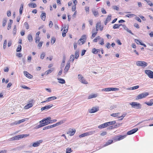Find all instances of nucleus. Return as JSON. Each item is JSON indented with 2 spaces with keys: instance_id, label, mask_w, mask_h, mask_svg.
I'll return each mask as SVG.
<instances>
[{
  "instance_id": "obj_40",
  "label": "nucleus",
  "mask_w": 153,
  "mask_h": 153,
  "mask_svg": "<svg viewBox=\"0 0 153 153\" xmlns=\"http://www.w3.org/2000/svg\"><path fill=\"white\" fill-rule=\"evenodd\" d=\"M120 113H113L111 115V116L114 117H118L119 115L120 114Z\"/></svg>"
},
{
  "instance_id": "obj_32",
  "label": "nucleus",
  "mask_w": 153,
  "mask_h": 153,
  "mask_svg": "<svg viewBox=\"0 0 153 153\" xmlns=\"http://www.w3.org/2000/svg\"><path fill=\"white\" fill-rule=\"evenodd\" d=\"M113 142V140H108L106 143L104 145V146H105L108 145H109L111 144Z\"/></svg>"
},
{
  "instance_id": "obj_18",
  "label": "nucleus",
  "mask_w": 153,
  "mask_h": 153,
  "mask_svg": "<svg viewBox=\"0 0 153 153\" xmlns=\"http://www.w3.org/2000/svg\"><path fill=\"white\" fill-rule=\"evenodd\" d=\"M24 75L27 77L29 79H31L32 76L29 74L28 72L26 71H24Z\"/></svg>"
},
{
  "instance_id": "obj_1",
  "label": "nucleus",
  "mask_w": 153,
  "mask_h": 153,
  "mask_svg": "<svg viewBox=\"0 0 153 153\" xmlns=\"http://www.w3.org/2000/svg\"><path fill=\"white\" fill-rule=\"evenodd\" d=\"M29 135V134H22L18 135L10 138V140H18L22 138L28 136Z\"/></svg>"
},
{
  "instance_id": "obj_16",
  "label": "nucleus",
  "mask_w": 153,
  "mask_h": 153,
  "mask_svg": "<svg viewBox=\"0 0 153 153\" xmlns=\"http://www.w3.org/2000/svg\"><path fill=\"white\" fill-rule=\"evenodd\" d=\"M122 27L123 28V29L125 30H126L127 32H128V33H130L132 35H134V34L132 33L131 30H129L128 29V28L124 25H122Z\"/></svg>"
},
{
  "instance_id": "obj_7",
  "label": "nucleus",
  "mask_w": 153,
  "mask_h": 153,
  "mask_svg": "<svg viewBox=\"0 0 153 153\" xmlns=\"http://www.w3.org/2000/svg\"><path fill=\"white\" fill-rule=\"evenodd\" d=\"M78 77L79 80L82 83L87 84L88 83L85 80L84 78L82 76L81 74H79L78 75Z\"/></svg>"
},
{
  "instance_id": "obj_56",
  "label": "nucleus",
  "mask_w": 153,
  "mask_h": 153,
  "mask_svg": "<svg viewBox=\"0 0 153 153\" xmlns=\"http://www.w3.org/2000/svg\"><path fill=\"white\" fill-rule=\"evenodd\" d=\"M98 30H97V29H96L95 28H93L92 29V33H97V31H98Z\"/></svg>"
},
{
  "instance_id": "obj_59",
  "label": "nucleus",
  "mask_w": 153,
  "mask_h": 153,
  "mask_svg": "<svg viewBox=\"0 0 153 153\" xmlns=\"http://www.w3.org/2000/svg\"><path fill=\"white\" fill-rule=\"evenodd\" d=\"M134 41L137 44H140L141 43V42L138 39H135Z\"/></svg>"
},
{
  "instance_id": "obj_44",
  "label": "nucleus",
  "mask_w": 153,
  "mask_h": 153,
  "mask_svg": "<svg viewBox=\"0 0 153 153\" xmlns=\"http://www.w3.org/2000/svg\"><path fill=\"white\" fill-rule=\"evenodd\" d=\"M66 30H67V29H65V30H64L63 31V32L62 33V36L63 37L65 36L66 35V34L68 31H67Z\"/></svg>"
},
{
  "instance_id": "obj_30",
  "label": "nucleus",
  "mask_w": 153,
  "mask_h": 153,
  "mask_svg": "<svg viewBox=\"0 0 153 153\" xmlns=\"http://www.w3.org/2000/svg\"><path fill=\"white\" fill-rule=\"evenodd\" d=\"M116 121H112L109 122H107V126H108L110 125H112L116 123Z\"/></svg>"
},
{
  "instance_id": "obj_58",
  "label": "nucleus",
  "mask_w": 153,
  "mask_h": 153,
  "mask_svg": "<svg viewBox=\"0 0 153 153\" xmlns=\"http://www.w3.org/2000/svg\"><path fill=\"white\" fill-rule=\"evenodd\" d=\"M64 122H65V121H64V120H61V121H60L58 123H57V125H58V126H59V125H61Z\"/></svg>"
},
{
  "instance_id": "obj_45",
  "label": "nucleus",
  "mask_w": 153,
  "mask_h": 153,
  "mask_svg": "<svg viewBox=\"0 0 153 153\" xmlns=\"http://www.w3.org/2000/svg\"><path fill=\"white\" fill-rule=\"evenodd\" d=\"M24 25L25 26L26 29H28L29 28V26L27 22H25L24 24Z\"/></svg>"
},
{
  "instance_id": "obj_20",
  "label": "nucleus",
  "mask_w": 153,
  "mask_h": 153,
  "mask_svg": "<svg viewBox=\"0 0 153 153\" xmlns=\"http://www.w3.org/2000/svg\"><path fill=\"white\" fill-rule=\"evenodd\" d=\"M56 99V97L55 96L47 98V101H48V102L51 101L55 100Z\"/></svg>"
},
{
  "instance_id": "obj_60",
  "label": "nucleus",
  "mask_w": 153,
  "mask_h": 153,
  "mask_svg": "<svg viewBox=\"0 0 153 153\" xmlns=\"http://www.w3.org/2000/svg\"><path fill=\"white\" fill-rule=\"evenodd\" d=\"M51 127L50 126H48L43 128V130H45L46 129H49L51 128Z\"/></svg>"
},
{
  "instance_id": "obj_46",
  "label": "nucleus",
  "mask_w": 153,
  "mask_h": 153,
  "mask_svg": "<svg viewBox=\"0 0 153 153\" xmlns=\"http://www.w3.org/2000/svg\"><path fill=\"white\" fill-rule=\"evenodd\" d=\"M7 44V40H5L4 41V44H3V48L4 49H5L6 47Z\"/></svg>"
},
{
  "instance_id": "obj_47",
  "label": "nucleus",
  "mask_w": 153,
  "mask_h": 153,
  "mask_svg": "<svg viewBox=\"0 0 153 153\" xmlns=\"http://www.w3.org/2000/svg\"><path fill=\"white\" fill-rule=\"evenodd\" d=\"M56 40V38L54 37H53L51 38V44H53L55 42Z\"/></svg>"
},
{
  "instance_id": "obj_57",
  "label": "nucleus",
  "mask_w": 153,
  "mask_h": 153,
  "mask_svg": "<svg viewBox=\"0 0 153 153\" xmlns=\"http://www.w3.org/2000/svg\"><path fill=\"white\" fill-rule=\"evenodd\" d=\"M42 42H40L39 43L38 45V47H39V49L40 48H41L42 46Z\"/></svg>"
},
{
  "instance_id": "obj_23",
  "label": "nucleus",
  "mask_w": 153,
  "mask_h": 153,
  "mask_svg": "<svg viewBox=\"0 0 153 153\" xmlns=\"http://www.w3.org/2000/svg\"><path fill=\"white\" fill-rule=\"evenodd\" d=\"M28 5L31 8H35L36 7V4L34 3H31L28 4Z\"/></svg>"
},
{
  "instance_id": "obj_12",
  "label": "nucleus",
  "mask_w": 153,
  "mask_h": 153,
  "mask_svg": "<svg viewBox=\"0 0 153 153\" xmlns=\"http://www.w3.org/2000/svg\"><path fill=\"white\" fill-rule=\"evenodd\" d=\"M53 106V105L52 104H51L49 105L45 106L44 107H42L41 108V111H43L45 110H48L51 108Z\"/></svg>"
},
{
  "instance_id": "obj_49",
  "label": "nucleus",
  "mask_w": 153,
  "mask_h": 153,
  "mask_svg": "<svg viewBox=\"0 0 153 153\" xmlns=\"http://www.w3.org/2000/svg\"><path fill=\"white\" fill-rule=\"evenodd\" d=\"M40 124L38 125V126H35V127H34V128L35 129H38L40 128H41L42 126H43L42 125V123H40Z\"/></svg>"
},
{
  "instance_id": "obj_24",
  "label": "nucleus",
  "mask_w": 153,
  "mask_h": 153,
  "mask_svg": "<svg viewBox=\"0 0 153 153\" xmlns=\"http://www.w3.org/2000/svg\"><path fill=\"white\" fill-rule=\"evenodd\" d=\"M100 51L99 49H96L95 48H94L92 50V52L94 54H96L98 52H100Z\"/></svg>"
},
{
  "instance_id": "obj_38",
  "label": "nucleus",
  "mask_w": 153,
  "mask_h": 153,
  "mask_svg": "<svg viewBox=\"0 0 153 153\" xmlns=\"http://www.w3.org/2000/svg\"><path fill=\"white\" fill-rule=\"evenodd\" d=\"M101 26V23L100 22H98L96 24V29L98 30Z\"/></svg>"
},
{
  "instance_id": "obj_10",
  "label": "nucleus",
  "mask_w": 153,
  "mask_h": 153,
  "mask_svg": "<svg viewBox=\"0 0 153 153\" xmlns=\"http://www.w3.org/2000/svg\"><path fill=\"white\" fill-rule=\"evenodd\" d=\"M70 62H68L64 70V73L65 74H66L68 72V71L70 68Z\"/></svg>"
},
{
  "instance_id": "obj_50",
  "label": "nucleus",
  "mask_w": 153,
  "mask_h": 153,
  "mask_svg": "<svg viewBox=\"0 0 153 153\" xmlns=\"http://www.w3.org/2000/svg\"><path fill=\"white\" fill-rule=\"evenodd\" d=\"M45 53L44 52L42 53L41 55L40 58L42 59L45 57Z\"/></svg>"
},
{
  "instance_id": "obj_29",
  "label": "nucleus",
  "mask_w": 153,
  "mask_h": 153,
  "mask_svg": "<svg viewBox=\"0 0 153 153\" xmlns=\"http://www.w3.org/2000/svg\"><path fill=\"white\" fill-rule=\"evenodd\" d=\"M7 18H4L3 19V24H2V26L3 27H4L5 25H6L7 22Z\"/></svg>"
},
{
  "instance_id": "obj_14",
  "label": "nucleus",
  "mask_w": 153,
  "mask_h": 153,
  "mask_svg": "<svg viewBox=\"0 0 153 153\" xmlns=\"http://www.w3.org/2000/svg\"><path fill=\"white\" fill-rule=\"evenodd\" d=\"M91 11L95 17H97L99 16V14L98 11L94 9H92Z\"/></svg>"
},
{
  "instance_id": "obj_41",
  "label": "nucleus",
  "mask_w": 153,
  "mask_h": 153,
  "mask_svg": "<svg viewBox=\"0 0 153 153\" xmlns=\"http://www.w3.org/2000/svg\"><path fill=\"white\" fill-rule=\"evenodd\" d=\"M72 152V150H71V148H68L66 149V153H70Z\"/></svg>"
},
{
  "instance_id": "obj_39",
  "label": "nucleus",
  "mask_w": 153,
  "mask_h": 153,
  "mask_svg": "<svg viewBox=\"0 0 153 153\" xmlns=\"http://www.w3.org/2000/svg\"><path fill=\"white\" fill-rule=\"evenodd\" d=\"M88 135V134L87 132L82 134L79 135L80 137H82Z\"/></svg>"
},
{
  "instance_id": "obj_64",
  "label": "nucleus",
  "mask_w": 153,
  "mask_h": 153,
  "mask_svg": "<svg viewBox=\"0 0 153 153\" xmlns=\"http://www.w3.org/2000/svg\"><path fill=\"white\" fill-rule=\"evenodd\" d=\"M148 4L150 6H153V4H152V3L151 2V1H150L149 0V1L147 2Z\"/></svg>"
},
{
  "instance_id": "obj_27",
  "label": "nucleus",
  "mask_w": 153,
  "mask_h": 153,
  "mask_svg": "<svg viewBox=\"0 0 153 153\" xmlns=\"http://www.w3.org/2000/svg\"><path fill=\"white\" fill-rule=\"evenodd\" d=\"M57 79L59 80V81H58V82L59 83L61 84H64L65 83V80L62 79L58 78Z\"/></svg>"
},
{
  "instance_id": "obj_33",
  "label": "nucleus",
  "mask_w": 153,
  "mask_h": 153,
  "mask_svg": "<svg viewBox=\"0 0 153 153\" xmlns=\"http://www.w3.org/2000/svg\"><path fill=\"white\" fill-rule=\"evenodd\" d=\"M23 9V5L21 4V7L19 9V14L20 15H21L22 13V11Z\"/></svg>"
},
{
  "instance_id": "obj_8",
  "label": "nucleus",
  "mask_w": 153,
  "mask_h": 153,
  "mask_svg": "<svg viewBox=\"0 0 153 153\" xmlns=\"http://www.w3.org/2000/svg\"><path fill=\"white\" fill-rule=\"evenodd\" d=\"M145 72L149 78H153V72L150 70H147L145 71Z\"/></svg>"
},
{
  "instance_id": "obj_55",
  "label": "nucleus",
  "mask_w": 153,
  "mask_h": 153,
  "mask_svg": "<svg viewBox=\"0 0 153 153\" xmlns=\"http://www.w3.org/2000/svg\"><path fill=\"white\" fill-rule=\"evenodd\" d=\"M145 103L147 104V105L149 106H152L153 105V102L152 101L151 102H146Z\"/></svg>"
},
{
  "instance_id": "obj_35",
  "label": "nucleus",
  "mask_w": 153,
  "mask_h": 153,
  "mask_svg": "<svg viewBox=\"0 0 153 153\" xmlns=\"http://www.w3.org/2000/svg\"><path fill=\"white\" fill-rule=\"evenodd\" d=\"M136 15L134 14H128L126 16L129 18H131L132 17L135 16Z\"/></svg>"
},
{
  "instance_id": "obj_52",
  "label": "nucleus",
  "mask_w": 153,
  "mask_h": 153,
  "mask_svg": "<svg viewBox=\"0 0 153 153\" xmlns=\"http://www.w3.org/2000/svg\"><path fill=\"white\" fill-rule=\"evenodd\" d=\"M139 88L138 85H136L135 86L131 87V90H134L138 88Z\"/></svg>"
},
{
  "instance_id": "obj_4",
  "label": "nucleus",
  "mask_w": 153,
  "mask_h": 153,
  "mask_svg": "<svg viewBox=\"0 0 153 153\" xmlns=\"http://www.w3.org/2000/svg\"><path fill=\"white\" fill-rule=\"evenodd\" d=\"M136 64L138 66H141L145 67L147 66L148 64L146 62L143 61H138L136 62Z\"/></svg>"
},
{
  "instance_id": "obj_34",
  "label": "nucleus",
  "mask_w": 153,
  "mask_h": 153,
  "mask_svg": "<svg viewBox=\"0 0 153 153\" xmlns=\"http://www.w3.org/2000/svg\"><path fill=\"white\" fill-rule=\"evenodd\" d=\"M28 39L29 42H31L33 41V37L31 34H29L27 37Z\"/></svg>"
},
{
  "instance_id": "obj_6",
  "label": "nucleus",
  "mask_w": 153,
  "mask_h": 153,
  "mask_svg": "<svg viewBox=\"0 0 153 153\" xmlns=\"http://www.w3.org/2000/svg\"><path fill=\"white\" fill-rule=\"evenodd\" d=\"M43 142V140H40L36 141V142L33 143L32 145L30 146H32L33 147H37L39 146L40 144Z\"/></svg>"
},
{
  "instance_id": "obj_13",
  "label": "nucleus",
  "mask_w": 153,
  "mask_h": 153,
  "mask_svg": "<svg viewBox=\"0 0 153 153\" xmlns=\"http://www.w3.org/2000/svg\"><path fill=\"white\" fill-rule=\"evenodd\" d=\"M138 130V129L137 128H134L132 130L128 131L127 133V134L128 135H131L136 132Z\"/></svg>"
},
{
  "instance_id": "obj_63",
  "label": "nucleus",
  "mask_w": 153,
  "mask_h": 153,
  "mask_svg": "<svg viewBox=\"0 0 153 153\" xmlns=\"http://www.w3.org/2000/svg\"><path fill=\"white\" fill-rule=\"evenodd\" d=\"M113 8L114 10H119V8L117 6H114L113 7Z\"/></svg>"
},
{
  "instance_id": "obj_62",
  "label": "nucleus",
  "mask_w": 153,
  "mask_h": 153,
  "mask_svg": "<svg viewBox=\"0 0 153 153\" xmlns=\"http://www.w3.org/2000/svg\"><path fill=\"white\" fill-rule=\"evenodd\" d=\"M107 134V132L106 131H103L100 134V135L101 136H104L106 135Z\"/></svg>"
},
{
  "instance_id": "obj_17",
  "label": "nucleus",
  "mask_w": 153,
  "mask_h": 153,
  "mask_svg": "<svg viewBox=\"0 0 153 153\" xmlns=\"http://www.w3.org/2000/svg\"><path fill=\"white\" fill-rule=\"evenodd\" d=\"M86 36L85 35H83L82 37V38L79 39L78 42V44H80V41H81L82 40L84 41L85 39H86Z\"/></svg>"
},
{
  "instance_id": "obj_36",
  "label": "nucleus",
  "mask_w": 153,
  "mask_h": 153,
  "mask_svg": "<svg viewBox=\"0 0 153 153\" xmlns=\"http://www.w3.org/2000/svg\"><path fill=\"white\" fill-rule=\"evenodd\" d=\"M75 58L76 59H77L79 56V51H76L75 52Z\"/></svg>"
},
{
  "instance_id": "obj_31",
  "label": "nucleus",
  "mask_w": 153,
  "mask_h": 153,
  "mask_svg": "<svg viewBox=\"0 0 153 153\" xmlns=\"http://www.w3.org/2000/svg\"><path fill=\"white\" fill-rule=\"evenodd\" d=\"M126 135H125L119 136L117 138V139L118 140H120L125 138L126 137Z\"/></svg>"
},
{
  "instance_id": "obj_2",
  "label": "nucleus",
  "mask_w": 153,
  "mask_h": 153,
  "mask_svg": "<svg viewBox=\"0 0 153 153\" xmlns=\"http://www.w3.org/2000/svg\"><path fill=\"white\" fill-rule=\"evenodd\" d=\"M149 95L148 92H144L138 95L136 97V100H139L143 98H145L146 97Z\"/></svg>"
},
{
  "instance_id": "obj_51",
  "label": "nucleus",
  "mask_w": 153,
  "mask_h": 153,
  "mask_svg": "<svg viewBox=\"0 0 153 153\" xmlns=\"http://www.w3.org/2000/svg\"><path fill=\"white\" fill-rule=\"evenodd\" d=\"M113 28L114 29H118L119 28L118 24H115L113 27Z\"/></svg>"
},
{
  "instance_id": "obj_3",
  "label": "nucleus",
  "mask_w": 153,
  "mask_h": 153,
  "mask_svg": "<svg viewBox=\"0 0 153 153\" xmlns=\"http://www.w3.org/2000/svg\"><path fill=\"white\" fill-rule=\"evenodd\" d=\"M130 104L131 105L132 107L137 109H140L141 108V105L137 102H132Z\"/></svg>"
},
{
  "instance_id": "obj_48",
  "label": "nucleus",
  "mask_w": 153,
  "mask_h": 153,
  "mask_svg": "<svg viewBox=\"0 0 153 153\" xmlns=\"http://www.w3.org/2000/svg\"><path fill=\"white\" fill-rule=\"evenodd\" d=\"M111 15H108V16L106 19V21H108V22H109L111 20Z\"/></svg>"
},
{
  "instance_id": "obj_37",
  "label": "nucleus",
  "mask_w": 153,
  "mask_h": 153,
  "mask_svg": "<svg viewBox=\"0 0 153 153\" xmlns=\"http://www.w3.org/2000/svg\"><path fill=\"white\" fill-rule=\"evenodd\" d=\"M22 50V46L20 45H18L16 49V51L17 52H20Z\"/></svg>"
},
{
  "instance_id": "obj_54",
  "label": "nucleus",
  "mask_w": 153,
  "mask_h": 153,
  "mask_svg": "<svg viewBox=\"0 0 153 153\" xmlns=\"http://www.w3.org/2000/svg\"><path fill=\"white\" fill-rule=\"evenodd\" d=\"M126 113H124L123 114V115L119 117V118H121V119H120V120H122L123 119V118L126 116Z\"/></svg>"
},
{
  "instance_id": "obj_11",
  "label": "nucleus",
  "mask_w": 153,
  "mask_h": 153,
  "mask_svg": "<svg viewBox=\"0 0 153 153\" xmlns=\"http://www.w3.org/2000/svg\"><path fill=\"white\" fill-rule=\"evenodd\" d=\"M99 109L98 107H93L92 109L89 110V112L91 113H94L98 111Z\"/></svg>"
},
{
  "instance_id": "obj_43",
  "label": "nucleus",
  "mask_w": 153,
  "mask_h": 153,
  "mask_svg": "<svg viewBox=\"0 0 153 153\" xmlns=\"http://www.w3.org/2000/svg\"><path fill=\"white\" fill-rule=\"evenodd\" d=\"M74 59V55H71L70 56V61L73 62Z\"/></svg>"
},
{
  "instance_id": "obj_19",
  "label": "nucleus",
  "mask_w": 153,
  "mask_h": 153,
  "mask_svg": "<svg viewBox=\"0 0 153 153\" xmlns=\"http://www.w3.org/2000/svg\"><path fill=\"white\" fill-rule=\"evenodd\" d=\"M107 127V125L106 123H104L100 125L98 127L99 128H102Z\"/></svg>"
},
{
  "instance_id": "obj_15",
  "label": "nucleus",
  "mask_w": 153,
  "mask_h": 153,
  "mask_svg": "<svg viewBox=\"0 0 153 153\" xmlns=\"http://www.w3.org/2000/svg\"><path fill=\"white\" fill-rule=\"evenodd\" d=\"M25 121V120H24V119H23L21 120H19L17 122H16L15 123H12L11 124V126H13L15 125H16L17 124H20L24 122Z\"/></svg>"
},
{
  "instance_id": "obj_22",
  "label": "nucleus",
  "mask_w": 153,
  "mask_h": 153,
  "mask_svg": "<svg viewBox=\"0 0 153 153\" xmlns=\"http://www.w3.org/2000/svg\"><path fill=\"white\" fill-rule=\"evenodd\" d=\"M10 21V22H9L8 24V26H7V29L8 30H9L11 28V25L13 23V21L12 20L10 19L9 20Z\"/></svg>"
},
{
  "instance_id": "obj_25",
  "label": "nucleus",
  "mask_w": 153,
  "mask_h": 153,
  "mask_svg": "<svg viewBox=\"0 0 153 153\" xmlns=\"http://www.w3.org/2000/svg\"><path fill=\"white\" fill-rule=\"evenodd\" d=\"M97 96V95L94 94H92L90 95L88 97V99H91L93 98H96Z\"/></svg>"
},
{
  "instance_id": "obj_26",
  "label": "nucleus",
  "mask_w": 153,
  "mask_h": 153,
  "mask_svg": "<svg viewBox=\"0 0 153 153\" xmlns=\"http://www.w3.org/2000/svg\"><path fill=\"white\" fill-rule=\"evenodd\" d=\"M41 17L43 20L45 21L46 18V13H42L41 15Z\"/></svg>"
},
{
  "instance_id": "obj_42",
  "label": "nucleus",
  "mask_w": 153,
  "mask_h": 153,
  "mask_svg": "<svg viewBox=\"0 0 153 153\" xmlns=\"http://www.w3.org/2000/svg\"><path fill=\"white\" fill-rule=\"evenodd\" d=\"M16 26L15 25L13 29V33L14 35H15L16 34Z\"/></svg>"
},
{
  "instance_id": "obj_61",
  "label": "nucleus",
  "mask_w": 153,
  "mask_h": 153,
  "mask_svg": "<svg viewBox=\"0 0 153 153\" xmlns=\"http://www.w3.org/2000/svg\"><path fill=\"white\" fill-rule=\"evenodd\" d=\"M105 47L108 49L110 48L111 47V45L108 42L107 43Z\"/></svg>"
},
{
  "instance_id": "obj_21",
  "label": "nucleus",
  "mask_w": 153,
  "mask_h": 153,
  "mask_svg": "<svg viewBox=\"0 0 153 153\" xmlns=\"http://www.w3.org/2000/svg\"><path fill=\"white\" fill-rule=\"evenodd\" d=\"M71 130V131H69L67 132V134H69L71 136L74 135L76 132V130L74 129H72Z\"/></svg>"
},
{
  "instance_id": "obj_53",
  "label": "nucleus",
  "mask_w": 153,
  "mask_h": 153,
  "mask_svg": "<svg viewBox=\"0 0 153 153\" xmlns=\"http://www.w3.org/2000/svg\"><path fill=\"white\" fill-rule=\"evenodd\" d=\"M87 133L88 134V135H89L94 134L95 133V131H92L89 132H87Z\"/></svg>"
},
{
  "instance_id": "obj_5",
  "label": "nucleus",
  "mask_w": 153,
  "mask_h": 153,
  "mask_svg": "<svg viewBox=\"0 0 153 153\" xmlns=\"http://www.w3.org/2000/svg\"><path fill=\"white\" fill-rule=\"evenodd\" d=\"M119 90V89L118 88H105L102 89V91H118Z\"/></svg>"
},
{
  "instance_id": "obj_9",
  "label": "nucleus",
  "mask_w": 153,
  "mask_h": 153,
  "mask_svg": "<svg viewBox=\"0 0 153 153\" xmlns=\"http://www.w3.org/2000/svg\"><path fill=\"white\" fill-rule=\"evenodd\" d=\"M50 122L49 121H47V120H46L45 119L40 121L39 122V123H41L43 126H45L50 124Z\"/></svg>"
},
{
  "instance_id": "obj_28",
  "label": "nucleus",
  "mask_w": 153,
  "mask_h": 153,
  "mask_svg": "<svg viewBox=\"0 0 153 153\" xmlns=\"http://www.w3.org/2000/svg\"><path fill=\"white\" fill-rule=\"evenodd\" d=\"M33 106V105L32 103H30L27 104L25 107V109H27Z\"/></svg>"
}]
</instances>
